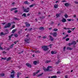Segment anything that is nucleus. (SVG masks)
I'll return each instance as SVG.
<instances>
[{
    "instance_id": "1",
    "label": "nucleus",
    "mask_w": 78,
    "mask_h": 78,
    "mask_svg": "<svg viewBox=\"0 0 78 78\" xmlns=\"http://www.w3.org/2000/svg\"><path fill=\"white\" fill-rule=\"evenodd\" d=\"M14 35V36H15L16 37H18V35H17L16 34H12L11 35L9 36V41H11V37H12V36Z\"/></svg>"
},
{
    "instance_id": "2",
    "label": "nucleus",
    "mask_w": 78,
    "mask_h": 78,
    "mask_svg": "<svg viewBox=\"0 0 78 78\" xmlns=\"http://www.w3.org/2000/svg\"><path fill=\"white\" fill-rule=\"evenodd\" d=\"M23 11L25 12H28L30 11V8L29 7H27L26 9L24 7H23Z\"/></svg>"
},
{
    "instance_id": "3",
    "label": "nucleus",
    "mask_w": 78,
    "mask_h": 78,
    "mask_svg": "<svg viewBox=\"0 0 78 78\" xmlns=\"http://www.w3.org/2000/svg\"><path fill=\"white\" fill-rule=\"evenodd\" d=\"M42 48H43L44 51H47L49 49V48L47 47V46L46 45H43L42 46Z\"/></svg>"
},
{
    "instance_id": "4",
    "label": "nucleus",
    "mask_w": 78,
    "mask_h": 78,
    "mask_svg": "<svg viewBox=\"0 0 78 78\" xmlns=\"http://www.w3.org/2000/svg\"><path fill=\"white\" fill-rule=\"evenodd\" d=\"M11 25V24L10 23H8L7 25H5L4 27V28H10Z\"/></svg>"
},
{
    "instance_id": "5",
    "label": "nucleus",
    "mask_w": 78,
    "mask_h": 78,
    "mask_svg": "<svg viewBox=\"0 0 78 78\" xmlns=\"http://www.w3.org/2000/svg\"><path fill=\"white\" fill-rule=\"evenodd\" d=\"M30 37H28L26 39H24V41L25 42H26L27 43H30V42H28V41H30Z\"/></svg>"
},
{
    "instance_id": "6",
    "label": "nucleus",
    "mask_w": 78,
    "mask_h": 78,
    "mask_svg": "<svg viewBox=\"0 0 78 78\" xmlns=\"http://www.w3.org/2000/svg\"><path fill=\"white\" fill-rule=\"evenodd\" d=\"M44 72H48V71H52V69H49L48 68V67L46 69V68H44L43 69Z\"/></svg>"
},
{
    "instance_id": "7",
    "label": "nucleus",
    "mask_w": 78,
    "mask_h": 78,
    "mask_svg": "<svg viewBox=\"0 0 78 78\" xmlns=\"http://www.w3.org/2000/svg\"><path fill=\"white\" fill-rule=\"evenodd\" d=\"M48 37H50V40H51V41H53L54 40V38L52 37L51 35H49Z\"/></svg>"
},
{
    "instance_id": "8",
    "label": "nucleus",
    "mask_w": 78,
    "mask_h": 78,
    "mask_svg": "<svg viewBox=\"0 0 78 78\" xmlns=\"http://www.w3.org/2000/svg\"><path fill=\"white\" fill-rule=\"evenodd\" d=\"M25 23L26 24V27H30V24L26 22Z\"/></svg>"
},
{
    "instance_id": "9",
    "label": "nucleus",
    "mask_w": 78,
    "mask_h": 78,
    "mask_svg": "<svg viewBox=\"0 0 78 78\" xmlns=\"http://www.w3.org/2000/svg\"><path fill=\"white\" fill-rule=\"evenodd\" d=\"M39 71H40V70H38L36 72L34 73H33V76H35L36 74L38 73H39V72H40Z\"/></svg>"
},
{
    "instance_id": "10",
    "label": "nucleus",
    "mask_w": 78,
    "mask_h": 78,
    "mask_svg": "<svg viewBox=\"0 0 78 78\" xmlns=\"http://www.w3.org/2000/svg\"><path fill=\"white\" fill-rule=\"evenodd\" d=\"M52 35L54 37H56L57 36V33L56 32H54Z\"/></svg>"
},
{
    "instance_id": "11",
    "label": "nucleus",
    "mask_w": 78,
    "mask_h": 78,
    "mask_svg": "<svg viewBox=\"0 0 78 78\" xmlns=\"http://www.w3.org/2000/svg\"><path fill=\"white\" fill-rule=\"evenodd\" d=\"M26 65L27 66V67H31V65L29 63H26Z\"/></svg>"
},
{
    "instance_id": "12",
    "label": "nucleus",
    "mask_w": 78,
    "mask_h": 78,
    "mask_svg": "<svg viewBox=\"0 0 78 78\" xmlns=\"http://www.w3.org/2000/svg\"><path fill=\"white\" fill-rule=\"evenodd\" d=\"M72 45H76V42L75 41H73L72 42Z\"/></svg>"
},
{
    "instance_id": "13",
    "label": "nucleus",
    "mask_w": 78,
    "mask_h": 78,
    "mask_svg": "<svg viewBox=\"0 0 78 78\" xmlns=\"http://www.w3.org/2000/svg\"><path fill=\"white\" fill-rule=\"evenodd\" d=\"M61 21H62V22H63V23H64V22H66V19L64 18H63L62 19V20Z\"/></svg>"
},
{
    "instance_id": "14",
    "label": "nucleus",
    "mask_w": 78,
    "mask_h": 78,
    "mask_svg": "<svg viewBox=\"0 0 78 78\" xmlns=\"http://www.w3.org/2000/svg\"><path fill=\"white\" fill-rule=\"evenodd\" d=\"M65 6H67V7H68L70 6V4H69L67 3H66L65 4Z\"/></svg>"
},
{
    "instance_id": "15",
    "label": "nucleus",
    "mask_w": 78,
    "mask_h": 78,
    "mask_svg": "<svg viewBox=\"0 0 78 78\" xmlns=\"http://www.w3.org/2000/svg\"><path fill=\"white\" fill-rule=\"evenodd\" d=\"M66 49L67 50H73V48H72L70 47H67Z\"/></svg>"
},
{
    "instance_id": "16",
    "label": "nucleus",
    "mask_w": 78,
    "mask_h": 78,
    "mask_svg": "<svg viewBox=\"0 0 78 78\" xmlns=\"http://www.w3.org/2000/svg\"><path fill=\"white\" fill-rule=\"evenodd\" d=\"M6 35V33H4L3 32H1L0 34V35L2 36L3 35V36H5Z\"/></svg>"
},
{
    "instance_id": "17",
    "label": "nucleus",
    "mask_w": 78,
    "mask_h": 78,
    "mask_svg": "<svg viewBox=\"0 0 78 78\" xmlns=\"http://www.w3.org/2000/svg\"><path fill=\"white\" fill-rule=\"evenodd\" d=\"M44 74V73H42L41 74H39L37 76V77H39V76H41L42 75Z\"/></svg>"
},
{
    "instance_id": "18",
    "label": "nucleus",
    "mask_w": 78,
    "mask_h": 78,
    "mask_svg": "<svg viewBox=\"0 0 78 78\" xmlns=\"http://www.w3.org/2000/svg\"><path fill=\"white\" fill-rule=\"evenodd\" d=\"M58 4H55L54 5V8H55L56 9V8H58Z\"/></svg>"
},
{
    "instance_id": "19",
    "label": "nucleus",
    "mask_w": 78,
    "mask_h": 78,
    "mask_svg": "<svg viewBox=\"0 0 78 78\" xmlns=\"http://www.w3.org/2000/svg\"><path fill=\"white\" fill-rule=\"evenodd\" d=\"M39 30H44V28L42 27H40L39 28Z\"/></svg>"
},
{
    "instance_id": "20",
    "label": "nucleus",
    "mask_w": 78,
    "mask_h": 78,
    "mask_svg": "<svg viewBox=\"0 0 78 78\" xmlns=\"http://www.w3.org/2000/svg\"><path fill=\"white\" fill-rule=\"evenodd\" d=\"M16 30L17 29L13 30L12 32V33H15L16 32Z\"/></svg>"
},
{
    "instance_id": "21",
    "label": "nucleus",
    "mask_w": 78,
    "mask_h": 78,
    "mask_svg": "<svg viewBox=\"0 0 78 78\" xmlns=\"http://www.w3.org/2000/svg\"><path fill=\"white\" fill-rule=\"evenodd\" d=\"M60 15H61V13L59 14H57L56 15V16L57 17H60Z\"/></svg>"
},
{
    "instance_id": "22",
    "label": "nucleus",
    "mask_w": 78,
    "mask_h": 78,
    "mask_svg": "<svg viewBox=\"0 0 78 78\" xmlns=\"http://www.w3.org/2000/svg\"><path fill=\"white\" fill-rule=\"evenodd\" d=\"M37 64L39 63H37V61H34L33 62V64L34 65H36V64H37Z\"/></svg>"
},
{
    "instance_id": "23",
    "label": "nucleus",
    "mask_w": 78,
    "mask_h": 78,
    "mask_svg": "<svg viewBox=\"0 0 78 78\" xmlns=\"http://www.w3.org/2000/svg\"><path fill=\"white\" fill-rule=\"evenodd\" d=\"M5 31L6 32V33H5L6 34H8V33H9V32H8V30L6 29L5 30Z\"/></svg>"
},
{
    "instance_id": "24",
    "label": "nucleus",
    "mask_w": 78,
    "mask_h": 78,
    "mask_svg": "<svg viewBox=\"0 0 78 78\" xmlns=\"http://www.w3.org/2000/svg\"><path fill=\"white\" fill-rule=\"evenodd\" d=\"M24 3H26L27 5H28V4H30V2H28L27 1H25L24 2Z\"/></svg>"
},
{
    "instance_id": "25",
    "label": "nucleus",
    "mask_w": 78,
    "mask_h": 78,
    "mask_svg": "<svg viewBox=\"0 0 78 78\" xmlns=\"http://www.w3.org/2000/svg\"><path fill=\"white\" fill-rule=\"evenodd\" d=\"M51 78H57V76H56V75H55L52 76H51Z\"/></svg>"
},
{
    "instance_id": "26",
    "label": "nucleus",
    "mask_w": 78,
    "mask_h": 78,
    "mask_svg": "<svg viewBox=\"0 0 78 78\" xmlns=\"http://www.w3.org/2000/svg\"><path fill=\"white\" fill-rule=\"evenodd\" d=\"M1 76H5V74L4 73H1L0 74Z\"/></svg>"
},
{
    "instance_id": "27",
    "label": "nucleus",
    "mask_w": 78,
    "mask_h": 78,
    "mask_svg": "<svg viewBox=\"0 0 78 78\" xmlns=\"http://www.w3.org/2000/svg\"><path fill=\"white\" fill-rule=\"evenodd\" d=\"M14 74H11V77L12 78H14Z\"/></svg>"
},
{
    "instance_id": "28",
    "label": "nucleus",
    "mask_w": 78,
    "mask_h": 78,
    "mask_svg": "<svg viewBox=\"0 0 78 78\" xmlns=\"http://www.w3.org/2000/svg\"><path fill=\"white\" fill-rule=\"evenodd\" d=\"M14 45V44H12L10 46V48H13V46Z\"/></svg>"
},
{
    "instance_id": "29",
    "label": "nucleus",
    "mask_w": 78,
    "mask_h": 78,
    "mask_svg": "<svg viewBox=\"0 0 78 78\" xmlns=\"http://www.w3.org/2000/svg\"><path fill=\"white\" fill-rule=\"evenodd\" d=\"M35 53H41V51H39V50L36 51H35Z\"/></svg>"
},
{
    "instance_id": "30",
    "label": "nucleus",
    "mask_w": 78,
    "mask_h": 78,
    "mask_svg": "<svg viewBox=\"0 0 78 78\" xmlns=\"http://www.w3.org/2000/svg\"><path fill=\"white\" fill-rule=\"evenodd\" d=\"M15 25H14V24L13 25L12 27L10 28V30H12V29L14 28H15Z\"/></svg>"
},
{
    "instance_id": "31",
    "label": "nucleus",
    "mask_w": 78,
    "mask_h": 78,
    "mask_svg": "<svg viewBox=\"0 0 78 78\" xmlns=\"http://www.w3.org/2000/svg\"><path fill=\"white\" fill-rule=\"evenodd\" d=\"M51 62V60H47L45 62V63H48L49 62Z\"/></svg>"
},
{
    "instance_id": "32",
    "label": "nucleus",
    "mask_w": 78,
    "mask_h": 78,
    "mask_svg": "<svg viewBox=\"0 0 78 78\" xmlns=\"http://www.w3.org/2000/svg\"><path fill=\"white\" fill-rule=\"evenodd\" d=\"M32 30V28H31L30 29H27V31H31V30Z\"/></svg>"
},
{
    "instance_id": "33",
    "label": "nucleus",
    "mask_w": 78,
    "mask_h": 78,
    "mask_svg": "<svg viewBox=\"0 0 78 78\" xmlns=\"http://www.w3.org/2000/svg\"><path fill=\"white\" fill-rule=\"evenodd\" d=\"M26 13H23L22 15V16H24V17H27V16H26Z\"/></svg>"
},
{
    "instance_id": "34",
    "label": "nucleus",
    "mask_w": 78,
    "mask_h": 78,
    "mask_svg": "<svg viewBox=\"0 0 78 78\" xmlns=\"http://www.w3.org/2000/svg\"><path fill=\"white\" fill-rule=\"evenodd\" d=\"M11 59V57H9L7 59V61H9L10 59Z\"/></svg>"
},
{
    "instance_id": "35",
    "label": "nucleus",
    "mask_w": 78,
    "mask_h": 78,
    "mask_svg": "<svg viewBox=\"0 0 78 78\" xmlns=\"http://www.w3.org/2000/svg\"><path fill=\"white\" fill-rule=\"evenodd\" d=\"M61 61H60V59H59L58 61H57V62H56V64H58L59 62H60Z\"/></svg>"
},
{
    "instance_id": "36",
    "label": "nucleus",
    "mask_w": 78,
    "mask_h": 78,
    "mask_svg": "<svg viewBox=\"0 0 78 78\" xmlns=\"http://www.w3.org/2000/svg\"><path fill=\"white\" fill-rule=\"evenodd\" d=\"M34 5H36V4H32V5H30V7H33V6H34Z\"/></svg>"
},
{
    "instance_id": "37",
    "label": "nucleus",
    "mask_w": 78,
    "mask_h": 78,
    "mask_svg": "<svg viewBox=\"0 0 78 78\" xmlns=\"http://www.w3.org/2000/svg\"><path fill=\"white\" fill-rule=\"evenodd\" d=\"M58 30V29L57 28H55L53 30L54 31H57Z\"/></svg>"
},
{
    "instance_id": "38",
    "label": "nucleus",
    "mask_w": 78,
    "mask_h": 78,
    "mask_svg": "<svg viewBox=\"0 0 78 78\" xmlns=\"http://www.w3.org/2000/svg\"><path fill=\"white\" fill-rule=\"evenodd\" d=\"M65 18H67V17H68V15H67V14H66L65 15Z\"/></svg>"
},
{
    "instance_id": "39",
    "label": "nucleus",
    "mask_w": 78,
    "mask_h": 78,
    "mask_svg": "<svg viewBox=\"0 0 78 78\" xmlns=\"http://www.w3.org/2000/svg\"><path fill=\"white\" fill-rule=\"evenodd\" d=\"M67 32L68 33H71V32H72V31L69 30H68Z\"/></svg>"
},
{
    "instance_id": "40",
    "label": "nucleus",
    "mask_w": 78,
    "mask_h": 78,
    "mask_svg": "<svg viewBox=\"0 0 78 78\" xmlns=\"http://www.w3.org/2000/svg\"><path fill=\"white\" fill-rule=\"evenodd\" d=\"M17 78H19L20 76H19V73H17Z\"/></svg>"
},
{
    "instance_id": "41",
    "label": "nucleus",
    "mask_w": 78,
    "mask_h": 78,
    "mask_svg": "<svg viewBox=\"0 0 78 78\" xmlns=\"http://www.w3.org/2000/svg\"><path fill=\"white\" fill-rule=\"evenodd\" d=\"M15 72V71H14V70H12V71L11 72V74H12V73H14Z\"/></svg>"
},
{
    "instance_id": "42",
    "label": "nucleus",
    "mask_w": 78,
    "mask_h": 78,
    "mask_svg": "<svg viewBox=\"0 0 78 78\" xmlns=\"http://www.w3.org/2000/svg\"><path fill=\"white\" fill-rule=\"evenodd\" d=\"M69 39H70L69 38H67L66 39V41H69Z\"/></svg>"
},
{
    "instance_id": "43",
    "label": "nucleus",
    "mask_w": 78,
    "mask_h": 78,
    "mask_svg": "<svg viewBox=\"0 0 78 78\" xmlns=\"http://www.w3.org/2000/svg\"><path fill=\"white\" fill-rule=\"evenodd\" d=\"M6 57H5L4 58H2V59H4V60H6Z\"/></svg>"
},
{
    "instance_id": "44",
    "label": "nucleus",
    "mask_w": 78,
    "mask_h": 78,
    "mask_svg": "<svg viewBox=\"0 0 78 78\" xmlns=\"http://www.w3.org/2000/svg\"><path fill=\"white\" fill-rule=\"evenodd\" d=\"M71 20H72V19H67V20L69 22H70L71 21Z\"/></svg>"
},
{
    "instance_id": "45",
    "label": "nucleus",
    "mask_w": 78,
    "mask_h": 78,
    "mask_svg": "<svg viewBox=\"0 0 78 78\" xmlns=\"http://www.w3.org/2000/svg\"><path fill=\"white\" fill-rule=\"evenodd\" d=\"M48 69H49V68H52V66H48Z\"/></svg>"
},
{
    "instance_id": "46",
    "label": "nucleus",
    "mask_w": 78,
    "mask_h": 78,
    "mask_svg": "<svg viewBox=\"0 0 78 78\" xmlns=\"http://www.w3.org/2000/svg\"><path fill=\"white\" fill-rule=\"evenodd\" d=\"M23 51H21L20 52H19L18 54H21V53H23Z\"/></svg>"
},
{
    "instance_id": "47",
    "label": "nucleus",
    "mask_w": 78,
    "mask_h": 78,
    "mask_svg": "<svg viewBox=\"0 0 78 78\" xmlns=\"http://www.w3.org/2000/svg\"><path fill=\"white\" fill-rule=\"evenodd\" d=\"M72 43H68V45H69V46H70V45H72Z\"/></svg>"
},
{
    "instance_id": "48",
    "label": "nucleus",
    "mask_w": 78,
    "mask_h": 78,
    "mask_svg": "<svg viewBox=\"0 0 78 78\" xmlns=\"http://www.w3.org/2000/svg\"><path fill=\"white\" fill-rule=\"evenodd\" d=\"M17 12H18V10H15V11H14L15 13H16Z\"/></svg>"
},
{
    "instance_id": "49",
    "label": "nucleus",
    "mask_w": 78,
    "mask_h": 78,
    "mask_svg": "<svg viewBox=\"0 0 78 78\" xmlns=\"http://www.w3.org/2000/svg\"><path fill=\"white\" fill-rule=\"evenodd\" d=\"M51 53L52 54V55H53V54H54V51H51Z\"/></svg>"
},
{
    "instance_id": "50",
    "label": "nucleus",
    "mask_w": 78,
    "mask_h": 78,
    "mask_svg": "<svg viewBox=\"0 0 78 78\" xmlns=\"http://www.w3.org/2000/svg\"><path fill=\"white\" fill-rule=\"evenodd\" d=\"M13 10H14V8H12L10 9L11 11H13Z\"/></svg>"
},
{
    "instance_id": "51",
    "label": "nucleus",
    "mask_w": 78,
    "mask_h": 78,
    "mask_svg": "<svg viewBox=\"0 0 78 78\" xmlns=\"http://www.w3.org/2000/svg\"><path fill=\"white\" fill-rule=\"evenodd\" d=\"M52 45H53V44H49V45L48 46H49V47L50 46V48H51V46H52Z\"/></svg>"
},
{
    "instance_id": "52",
    "label": "nucleus",
    "mask_w": 78,
    "mask_h": 78,
    "mask_svg": "<svg viewBox=\"0 0 78 78\" xmlns=\"http://www.w3.org/2000/svg\"><path fill=\"white\" fill-rule=\"evenodd\" d=\"M2 53H3L4 54H6V52H5V51H3L2 52Z\"/></svg>"
},
{
    "instance_id": "53",
    "label": "nucleus",
    "mask_w": 78,
    "mask_h": 78,
    "mask_svg": "<svg viewBox=\"0 0 78 78\" xmlns=\"http://www.w3.org/2000/svg\"><path fill=\"white\" fill-rule=\"evenodd\" d=\"M66 47L65 46L64 47V48H63V51H65V49H66Z\"/></svg>"
},
{
    "instance_id": "54",
    "label": "nucleus",
    "mask_w": 78,
    "mask_h": 78,
    "mask_svg": "<svg viewBox=\"0 0 78 78\" xmlns=\"http://www.w3.org/2000/svg\"><path fill=\"white\" fill-rule=\"evenodd\" d=\"M69 36V35H68V34H67L66 35L65 37H68Z\"/></svg>"
},
{
    "instance_id": "55",
    "label": "nucleus",
    "mask_w": 78,
    "mask_h": 78,
    "mask_svg": "<svg viewBox=\"0 0 78 78\" xmlns=\"http://www.w3.org/2000/svg\"><path fill=\"white\" fill-rule=\"evenodd\" d=\"M57 73L58 74H59V73H61V72L59 71H58Z\"/></svg>"
},
{
    "instance_id": "56",
    "label": "nucleus",
    "mask_w": 78,
    "mask_h": 78,
    "mask_svg": "<svg viewBox=\"0 0 78 78\" xmlns=\"http://www.w3.org/2000/svg\"><path fill=\"white\" fill-rule=\"evenodd\" d=\"M10 48H8L6 49V50H9L10 49Z\"/></svg>"
},
{
    "instance_id": "57",
    "label": "nucleus",
    "mask_w": 78,
    "mask_h": 78,
    "mask_svg": "<svg viewBox=\"0 0 78 78\" xmlns=\"http://www.w3.org/2000/svg\"><path fill=\"white\" fill-rule=\"evenodd\" d=\"M65 78H68V76H67V75H66L65 76Z\"/></svg>"
},
{
    "instance_id": "58",
    "label": "nucleus",
    "mask_w": 78,
    "mask_h": 78,
    "mask_svg": "<svg viewBox=\"0 0 78 78\" xmlns=\"http://www.w3.org/2000/svg\"><path fill=\"white\" fill-rule=\"evenodd\" d=\"M11 24H14L15 23V22H12L11 23Z\"/></svg>"
},
{
    "instance_id": "59",
    "label": "nucleus",
    "mask_w": 78,
    "mask_h": 78,
    "mask_svg": "<svg viewBox=\"0 0 78 78\" xmlns=\"http://www.w3.org/2000/svg\"><path fill=\"white\" fill-rule=\"evenodd\" d=\"M47 38V37H45V36H44L43 37V39H45Z\"/></svg>"
},
{
    "instance_id": "60",
    "label": "nucleus",
    "mask_w": 78,
    "mask_h": 78,
    "mask_svg": "<svg viewBox=\"0 0 78 78\" xmlns=\"http://www.w3.org/2000/svg\"><path fill=\"white\" fill-rule=\"evenodd\" d=\"M18 32V33H19V34H20V33H22V32H21V31H19Z\"/></svg>"
},
{
    "instance_id": "61",
    "label": "nucleus",
    "mask_w": 78,
    "mask_h": 78,
    "mask_svg": "<svg viewBox=\"0 0 78 78\" xmlns=\"http://www.w3.org/2000/svg\"><path fill=\"white\" fill-rule=\"evenodd\" d=\"M66 38V37H63L62 39H65Z\"/></svg>"
},
{
    "instance_id": "62",
    "label": "nucleus",
    "mask_w": 78,
    "mask_h": 78,
    "mask_svg": "<svg viewBox=\"0 0 78 78\" xmlns=\"http://www.w3.org/2000/svg\"><path fill=\"white\" fill-rule=\"evenodd\" d=\"M14 19L15 20H18V19L17 18L14 17Z\"/></svg>"
},
{
    "instance_id": "63",
    "label": "nucleus",
    "mask_w": 78,
    "mask_h": 78,
    "mask_svg": "<svg viewBox=\"0 0 78 78\" xmlns=\"http://www.w3.org/2000/svg\"><path fill=\"white\" fill-rule=\"evenodd\" d=\"M0 49L1 50H3V48H2V47L0 48Z\"/></svg>"
},
{
    "instance_id": "64",
    "label": "nucleus",
    "mask_w": 78,
    "mask_h": 78,
    "mask_svg": "<svg viewBox=\"0 0 78 78\" xmlns=\"http://www.w3.org/2000/svg\"><path fill=\"white\" fill-rule=\"evenodd\" d=\"M30 34H28L26 36V37H28V36H29Z\"/></svg>"
}]
</instances>
